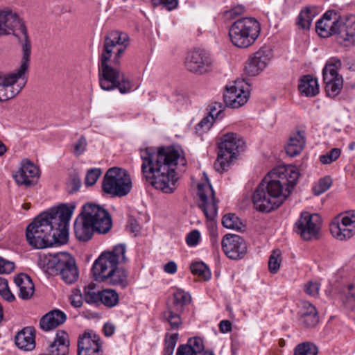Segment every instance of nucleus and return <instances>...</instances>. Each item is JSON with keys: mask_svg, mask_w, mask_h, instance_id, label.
<instances>
[{"mask_svg": "<svg viewBox=\"0 0 355 355\" xmlns=\"http://www.w3.org/2000/svg\"><path fill=\"white\" fill-rule=\"evenodd\" d=\"M0 286L2 287V289H0V295L8 302H12L15 296L9 290L7 281L0 280Z\"/></svg>", "mask_w": 355, "mask_h": 355, "instance_id": "nucleus-50", "label": "nucleus"}, {"mask_svg": "<svg viewBox=\"0 0 355 355\" xmlns=\"http://www.w3.org/2000/svg\"><path fill=\"white\" fill-rule=\"evenodd\" d=\"M112 226V220L109 212L98 205L89 203L83 206L75 220L74 233L78 240L86 242L92 239L94 232L106 234Z\"/></svg>", "mask_w": 355, "mask_h": 355, "instance_id": "nucleus-6", "label": "nucleus"}, {"mask_svg": "<svg viewBox=\"0 0 355 355\" xmlns=\"http://www.w3.org/2000/svg\"><path fill=\"white\" fill-rule=\"evenodd\" d=\"M271 58V52L268 49L261 48L249 57L245 67V73L250 76H255L268 65Z\"/></svg>", "mask_w": 355, "mask_h": 355, "instance_id": "nucleus-19", "label": "nucleus"}, {"mask_svg": "<svg viewBox=\"0 0 355 355\" xmlns=\"http://www.w3.org/2000/svg\"><path fill=\"white\" fill-rule=\"evenodd\" d=\"M245 10V8L242 6H238L229 11L231 17H235L241 15Z\"/></svg>", "mask_w": 355, "mask_h": 355, "instance_id": "nucleus-61", "label": "nucleus"}, {"mask_svg": "<svg viewBox=\"0 0 355 355\" xmlns=\"http://www.w3.org/2000/svg\"><path fill=\"white\" fill-rule=\"evenodd\" d=\"M101 338L93 331H85L78 340V355H102Z\"/></svg>", "mask_w": 355, "mask_h": 355, "instance_id": "nucleus-18", "label": "nucleus"}, {"mask_svg": "<svg viewBox=\"0 0 355 355\" xmlns=\"http://www.w3.org/2000/svg\"><path fill=\"white\" fill-rule=\"evenodd\" d=\"M220 331L223 333H227L232 330V323L227 320H222L219 324Z\"/></svg>", "mask_w": 355, "mask_h": 355, "instance_id": "nucleus-56", "label": "nucleus"}, {"mask_svg": "<svg viewBox=\"0 0 355 355\" xmlns=\"http://www.w3.org/2000/svg\"><path fill=\"white\" fill-rule=\"evenodd\" d=\"M31 52L23 20L9 8L0 10V101L14 98L24 86L16 83L29 67Z\"/></svg>", "mask_w": 355, "mask_h": 355, "instance_id": "nucleus-1", "label": "nucleus"}, {"mask_svg": "<svg viewBox=\"0 0 355 355\" xmlns=\"http://www.w3.org/2000/svg\"><path fill=\"white\" fill-rule=\"evenodd\" d=\"M181 312H176V310L167 307L164 313V317L171 326V329H178L182 325V320L180 316Z\"/></svg>", "mask_w": 355, "mask_h": 355, "instance_id": "nucleus-36", "label": "nucleus"}, {"mask_svg": "<svg viewBox=\"0 0 355 355\" xmlns=\"http://www.w3.org/2000/svg\"><path fill=\"white\" fill-rule=\"evenodd\" d=\"M298 315L300 322L307 327L315 326L319 320L315 307L309 302L303 303Z\"/></svg>", "mask_w": 355, "mask_h": 355, "instance_id": "nucleus-27", "label": "nucleus"}, {"mask_svg": "<svg viewBox=\"0 0 355 355\" xmlns=\"http://www.w3.org/2000/svg\"><path fill=\"white\" fill-rule=\"evenodd\" d=\"M313 17L312 10L306 7L300 12L297 18L296 24L302 29H309Z\"/></svg>", "mask_w": 355, "mask_h": 355, "instance_id": "nucleus-35", "label": "nucleus"}, {"mask_svg": "<svg viewBox=\"0 0 355 355\" xmlns=\"http://www.w3.org/2000/svg\"><path fill=\"white\" fill-rule=\"evenodd\" d=\"M217 107L220 108V105L218 103H215L214 105L211 106L209 113L207 116L211 117V121L214 122L215 119H218L223 114L222 110H217Z\"/></svg>", "mask_w": 355, "mask_h": 355, "instance_id": "nucleus-54", "label": "nucleus"}, {"mask_svg": "<svg viewBox=\"0 0 355 355\" xmlns=\"http://www.w3.org/2000/svg\"><path fill=\"white\" fill-rule=\"evenodd\" d=\"M67 315L59 309H54L42 317L40 321V328L45 331H51L65 322Z\"/></svg>", "mask_w": 355, "mask_h": 355, "instance_id": "nucleus-24", "label": "nucleus"}, {"mask_svg": "<svg viewBox=\"0 0 355 355\" xmlns=\"http://www.w3.org/2000/svg\"><path fill=\"white\" fill-rule=\"evenodd\" d=\"M299 90L304 96L313 97L319 93L318 80L311 75H305L300 79Z\"/></svg>", "mask_w": 355, "mask_h": 355, "instance_id": "nucleus-31", "label": "nucleus"}, {"mask_svg": "<svg viewBox=\"0 0 355 355\" xmlns=\"http://www.w3.org/2000/svg\"><path fill=\"white\" fill-rule=\"evenodd\" d=\"M140 155L141 171L148 182L165 193H173L178 180L175 171L179 165H187L182 151L173 146L147 147L141 150Z\"/></svg>", "mask_w": 355, "mask_h": 355, "instance_id": "nucleus-2", "label": "nucleus"}, {"mask_svg": "<svg viewBox=\"0 0 355 355\" xmlns=\"http://www.w3.org/2000/svg\"><path fill=\"white\" fill-rule=\"evenodd\" d=\"M128 226L130 230V231L132 233H135V235L136 236L137 233L140 231V226L137 221L134 218H130L128 220Z\"/></svg>", "mask_w": 355, "mask_h": 355, "instance_id": "nucleus-55", "label": "nucleus"}, {"mask_svg": "<svg viewBox=\"0 0 355 355\" xmlns=\"http://www.w3.org/2000/svg\"><path fill=\"white\" fill-rule=\"evenodd\" d=\"M210 241L214 248H218V232L216 230H211L210 233Z\"/></svg>", "mask_w": 355, "mask_h": 355, "instance_id": "nucleus-59", "label": "nucleus"}, {"mask_svg": "<svg viewBox=\"0 0 355 355\" xmlns=\"http://www.w3.org/2000/svg\"><path fill=\"white\" fill-rule=\"evenodd\" d=\"M74 205H60L40 214L26 228V239L32 247L43 249L67 243L69 223Z\"/></svg>", "mask_w": 355, "mask_h": 355, "instance_id": "nucleus-4", "label": "nucleus"}, {"mask_svg": "<svg viewBox=\"0 0 355 355\" xmlns=\"http://www.w3.org/2000/svg\"><path fill=\"white\" fill-rule=\"evenodd\" d=\"M51 355H69V338L64 331H58L54 341L49 346Z\"/></svg>", "mask_w": 355, "mask_h": 355, "instance_id": "nucleus-26", "label": "nucleus"}, {"mask_svg": "<svg viewBox=\"0 0 355 355\" xmlns=\"http://www.w3.org/2000/svg\"><path fill=\"white\" fill-rule=\"evenodd\" d=\"M213 123L211 117L205 116L196 125L195 128L196 133L202 135L203 133L207 132L211 128Z\"/></svg>", "mask_w": 355, "mask_h": 355, "instance_id": "nucleus-46", "label": "nucleus"}, {"mask_svg": "<svg viewBox=\"0 0 355 355\" xmlns=\"http://www.w3.org/2000/svg\"><path fill=\"white\" fill-rule=\"evenodd\" d=\"M318 347L313 343L304 342L298 344L294 349L293 355H317Z\"/></svg>", "mask_w": 355, "mask_h": 355, "instance_id": "nucleus-38", "label": "nucleus"}, {"mask_svg": "<svg viewBox=\"0 0 355 355\" xmlns=\"http://www.w3.org/2000/svg\"><path fill=\"white\" fill-rule=\"evenodd\" d=\"M327 94L330 97H335L340 94L343 86V77L334 79L332 81H324Z\"/></svg>", "mask_w": 355, "mask_h": 355, "instance_id": "nucleus-37", "label": "nucleus"}, {"mask_svg": "<svg viewBox=\"0 0 355 355\" xmlns=\"http://www.w3.org/2000/svg\"><path fill=\"white\" fill-rule=\"evenodd\" d=\"M71 304L76 308L80 307L83 304L82 297L80 296H73L70 298Z\"/></svg>", "mask_w": 355, "mask_h": 355, "instance_id": "nucleus-62", "label": "nucleus"}, {"mask_svg": "<svg viewBox=\"0 0 355 355\" xmlns=\"http://www.w3.org/2000/svg\"><path fill=\"white\" fill-rule=\"evenodd\" d=\"M15 344L21 350L33 351L35 348V330L33 327H26L15 336Z\"/></svg>", "mask_w": 355, "mask_h": 355, "instance_id": "nucleus-23", "label": "nucleus"}, {"mask_svg": "<svg viewBox=\"0 0 355 355\" xmlns=\"http://www.w3.org/2000/svg\"><path fill=\"white\" fill-rule=\"evenodd\" d=\"M15 269V263L0 257V274H10Z\"/></svg>", "mask_w": 355, "mask_h": 355, "instance_id": "nucleus-51", "label": "nucleus"}, {"mask_svg": "<svg viewBox=\"0 0 355 355\" xmlns=\"http://www.w3.org/2000/svg\"><path fill=\"white\" fill-rule=\"evenodd\" d=\"M101 291L96 293L94 288L88 287L84 290L83 298L88 304H96L100 302Z\"/></svg>", "mask_w": 355, "mask_h": 355, "instance_id": "nucleus-44", "label": "nucleus"}, {"mask_svg": "<svg viewBox=\"0 0 355 355\" xmlns=\"http://www.w3.org/2000/svg\"><path fill=\"white\" fill-rule=\"evenodd\" d=\"M261 32L259 21L253 17H244L234 21L229 29L232 43L239 48H248L257 40Z\"/></svg>", "mask_w": 355, "mask_h": 355, "instance_id": "nucleus-8", "label": "nucleus"}, {"mask_svg": "<svg viewBox=\"0 0 355 355\" xmlns=\"http://www.w3.org/2000/svg\"><path fill=\"white\" fill-rule=\"evenodd\" d=\"M319 284L316 282H309L304 286L305 292L311 296H316L319 293Z\"/></svg>", "mask_w": 355, "mask_h": 355, "instance_id": "nucleus-53", "label": "nucleus"}, {"mask_svg": "<svg viewBox=\"0 0 355 355\" xmlns=\"http://www.w3.org/2000/svg\"><path fill=\"white\" fill-rule=\"evenodd\" d=\"M347 297L351 298L355 302V283L349 284L347 287Z\"/></svg>", "mask_w": 355, "mask_h": 355, "instance_id": "nucleus-63", "label": "nucleus"}, {"mask_svg": "<svg viewBox=\"0 0 355 355\" xmlns=\"http://www.w3.org/2000/svg\"><path fill=\"white\" fill-rule=\"evenodd\" d=\"M204 351L203 340L199 337L189 338L187 343L180 345L176 355H198Z\"/></svg>", "mask_w": 355, "mask_h": 355, "instance_id": "nucleus-29", "label": "nucleus"}, {"mask_svg": "<svg viewBox=\"0 0 355 355\" xmlns=\"http://www.w3.org/2000/svg\"><path fill=\"white\" fill-rule=\"evenodd\" d=\"M87 146V139L85 137L82 136L74 143L72 153L76 156H80L86 150Z\"/></svg>", "mask_w": 355, "mask_h": 355, "instance_id": "nucleus-48", "label": "nucleus"}, {"mask_svg": "<svg viewBox=\"0 0 355 355\" xmlns=\"http://www.w3.org/2000/svg\"><path fill=\"white\" fill-rule=\"evenodd\" d=\"M153 6H162L167 10H173L178 6V0H151Z\"/></svg>", "mask_w": 355, "mask_h": 355, "instance_id": "nucleus-49", "label": "nucleus"}, {"mask_svg": "<svg viewBox=\"0 0 355 355\" xmlns=\"http://www.w3.org/2000/svg\"><path fill=\"white\" fill-rule=\"evenodd\" d=\"M223 225L227 229L241 230L243 224L239 218L234 214H228L223 216L222 220Z\"/></svg>", "mask_w": 355, "mask_h": 355, "instance_id": "nucleus-40", "label": "nucleus"}, {"mask_svg": "<svg viewBox=\"0 0 355 355\" xmlns=\"http://www.w3.org/2000/svg\"><path fill=\"white\" fill-rule=\"evenodd\" d=\"M282 263V252L279 249L272 250L268 261V269L271 273L275 274L279 270Z\"/></svg>", "mask_w": 355, "mask_h": 355, "instance_id": "nucleus-41", "label": "nucleus"}, {"mask_svg": "<svg viewBox=\"0 0 355 355\" xmlns=\"http://www.w3.org/2000/svg\"><path fill=\"white\" fill-rule=\"evenodd\" d=\"M115 331V327L113 324L106 323L103 327V331L106 336H111Z\"/></svg>", "mask_w": 355, "mask_h": 355, "instance_id": "nucleus-60", "label": "nucleus"}, {"mask_svg": "<svg viewBox=\"0 0 355 355\" xmlns=\"http://www.w3.org/2000/svg\"><path fill=\"white\" fill-rule=\"evenodd\" d=\"M39 264L46 270L59 274L67 284H72L78 279V271L75 260L69 253L60 252L40 257Z\"/></svg>", "mask_w": 355, "mask_h": 355, "instance_id": "nucleus-7", "label": "nucleus"}, {"mask_svg": "<svg viewBox=\"0 0 355 355\" xmlns=\"http://www.w3.org/2000/svg\"><path fill=\"white\" fill-rule=\"evenodd\" d=\"M332 184V180L329 176L321 178L318 183L313 187V192L316 196H319L327 191Z\"/></svg>", "mask_w": 355, "mask_h": 355, "instance_id": "nucleus-43", "label": "nucleus"}, {"mask_svg": "<svg viewBox=\"0 0 355 355\" xmlns=\"http://www.w3.org/2000/svg\"><path fill=\"white\" fill-rule=\"evenodd\" d=\"M340 21L334 11H327L316 23V31L322 37H328L332 35L337 36Z\"/></svg>", "mask_w": 355, "mask_h": 355, "instance_id": "nucleus-20", "label": "nucleus"}, {"mask_svg": "<svg viewBox=\"0 0 355 355\" xmlns=\"http://www.w3.org/2000/svg\"><path fill=\"white\" fill-rule=\"evenodd\" d=\"M38 177V168L28 160H24L14 178L19 185L30 186L35 183Z\"/></svg>", "mask_w": 355, "mask_h": 355, "instance_id": "nucleus-22", "label": "nucleus"}, {"mask_svg": "<svg viewBox=\"0 0 355 355\" xmlns=\"http://www.w3.org/2000/svg\"><path fill=\"white\" fill-rule=\"evenodd\" d=\"M164 270L168 274H174L177 271V264L174 261H169L164 266Z\"/></svg>", "mask_w": 355, "mask_h": 355, "instance_id": "nucleus-57", "label": "nucleus"}, {"mask_svg": "<svg viewBox=\"0 0 355 355\" xmlns=\"http://www.w3.org/2000/svg\"><path fill=\"white\" fill-rule=\"evenodd\" d=\"M198 196L200 198L198 205L209 220H214L217 214V202L214 191L207 177L203 182L198 184Z\"/></svg>", "mask_w": 355, "mask_h": 355, "instance_id": "nucleus-15", "label": "nucleus"}, {"mask_svg": "<svg viewBox=\"0 0 355 355\" xmlns=\"http://www.w3.org/2000/svg\"><path fill=\"white\" fill-rule=\"evenodd\" d=\"M15 283L19 288V297L22 300L30 299L34 293V284L31 277L21 273L15 278Z\"/></svg>", "mask_w": 355, "mask_h": 355, "instance_id": "nucleus-28", "label": "nucleus"}, {"mask_svg": "<svg viewBox=\"0 0 355 355\" xmlns=\"http://www.w3.org/2000/svg\"><path fill=\"white\" fill-rule=\"evenodd\" d=\"M102 189L112 197L125 196L132 189L131 178L125 170L117 167L111 168L103 177Z\"/></svg>", "mask_w": 355, "mask_h": 355, "instance_id": "nucleus-11", "label": "nucleus"}, {"mask_svg": "<svg viewBox=\"0 0 355 355\" xmlns=\"http://www.w3.org/2000/svg\"><path fill=\"white\" fill-rule=\"evenodd\" d=\"M341 65L342 62L338 58L335 57L329 58L322 70L324 81H332L334 79L342 77L338 73Z\"/></svg>", "mask_w": 355, "mask_h": 355, "instance_id": "nucleus-33", "label": "nucleus"}, {"mask_svg": "<svg viewBox=\"0 0 355 355\" xmlns=\"http://www.w3.org/2000/svg\"><path fill=\"white\" fill-rule=\"evenodd\" d=\"M191 271L193 274L198 275L205 280L211 277V272L208 267L202 261L193 263L191 266Z\"/></svg>", "mask_w": 355, "mask_h": 355, "instance_id": "nucleus-39", "label": "nucleus"}, {"mask_svg": "<svg viewBox=\"0 0 355 355\" xmlns=\"http://www.w3.org/2000/svg\"><path fill=\"white\" fill-rule=\"evenodd\" d=\"M245 142L237 134L228 132L220 138L218 157L214 168L220 173L225 171L237 154L243 150Z\"/></svg>", "mask_w": 355, "mask_h": 355, "instance_id": "nucleus-10", "label": "nucleus"}, {"mask_svg": "<svg viewBox=\"0 0 355 355\" xmlns=\"http://www.w3.org/2000/svg\"><path fill=\"white\" fill-rule=\"evenodd\" d=\"M130 38L127 33L111 31L104 37L98 58V82L104 91L118 89L121 94L130 92L132 83L121 70V60Z\"/></svg>", "mask_w": 355, "mask_h": 355, "instance_id": "nucleus-3", "label": "nucleus"}, {"mask_svg": "<svg viewBox=\"0 0 355 355\" xmlns=\"http://www.w3.org/2000/svg\"><path fill=\"white\" fill-rule=\"evenodd\" d=\"M103 283L120 286L123 288H126L129 284L128 272L123 268L116 266L114 271L105 278Z\"/></svg>", "mask_w": 355, "mask_h": 355, "instance_id": "nucleus-30", "label": "nucleus"}, {"mask_svg": "<svg viewBox=\"0 0 355 355\" xmlns=\"http://www.w3.org/2000/svg\"><path fill=\"white\" fill-rule=\"evenodd\" d=\"M222 249L225 255L231 259H242L247 253V244L244 239L237 234H227L221 241Z\"/></svg>", "mask_w": 355, "mask_h": 355, "instance_id": "nucleus-17", "label": "nucleus"}, {"mask_svg": "<svg viewBox=\"0 0 355 355\" xmlns=\"http://www.w3.org/2000/svg\"><path fill=\"white\" fill-rule=\"evenodd\" d=\"M341 154L340 148H334L325 155H322L320 157V161L324 164H329L337 160Z\"/></svg>", "mask_w": 355, "mask_h": 355, "instance_id": "nucleus-45", "label": "nucleus"}, {"mask_svg": "<svg viewBox=\"0 0 355 355\" xmlns=\"http://www.w3.org/2000/svg\"><path fill=\"white\" fill-rule=\"evenodd\" d=\"M299 173L292 166L279 167L269 172L253 193L254 208L270 212L278 208L288 197L296 185Z\"/></svg>", "mask_w": 355, "mask_h": 355, "instance_id": "nucleus-5", "label": "nucleus"}, {"mask_svg": "<svg viewBox=\"0 0 355 355\" xmlns=\"http://www.w3.org/2000/svg\"><path fill=\"white\" fill-rule=\"evenodd\" d=\"M178 333L173 334L170 336H168V334L166 335L164 355H173L178 340Z\"/></svg>", "mask_w": 355, "mask_h": 355, "instance_id": "nucleus-42", "label": "nucleus"}, {"mask_svg": "<svg viewBox=\"0 0 355 355\" xmlns=\"http://www.w3.org/2000/svg\"><path fill=\"white\" fill-rule=\"evenodd\" d=\"M336 40L340 44L345 46L355 43V15L349 16L345 22L340 21Z\"/></svg>", "mask_w": 355, "mask_h": 355, "instance_id": "nucleus-21", "label": "nucleus"}, {"mask_svg": "<svg viewBox=\"0 0 355 355\" xmlns=\"http://www.w3.org/2000/svg\"><path fill=\"white\" fill-rule=\"evenodd\" d=\"M191 301V297L188 292L181 288H177L173 294L172 302L167 307L176 310V312H182L185 306Z\"/></svg>", "mask_w": 355, "mask_h": 355, "instance_id": "nucleus-32", "label": "nucleus"}, {"mask_svg": "<svg viewBox=\"0 0 355 355\" xmlns=\"http://www.w3.org/2000/svg\"><path fill=\"white\" fill-rule=\"evenodd\" d=\"M101 174L100 168H92L87 173L85 183L87 186L94 185Z\"/></svg>", "mask_w": 355, "mask_h": 355, "instance_id": "nucleus-47", "label": "nucleus"}, {"mask_svg": "<svg viewBox=\"0 0 355 355\" xmlns=\"http://www.w3.org/2000/svg\"><path fill=\"white\" fill-rule=\"evenodd\" d=\"M186 68L191 72L203 74L211 69L212 60L204 50L197 49L188 54L185 61Z\"/></svg>", "mask_w": 355, "mask_h": 355, "instance_id": "nucleus-16", "label": "nucleus"}, {"mask_svg": "<svg viewBox=\"0 0 355 355\" xmlns=\"http://www.w3.org/2000/svg\"><path fill=\"white\" fill-rule=\"evenodd\" d=\"M306 144V134L304 130H297L292 132L285 147L287 155L295 157L303 150Z\"/></svg>", "mask_w": 355, "mask_h": 355, "instance_id": "nucleus-25", "label": "nucleus"}, {"mask_svg": "<svg viewBox=\"0 0 355 355\" xmlns=\"http://www.w3.org/2000/svg\"><path fill=\"white\" fill-rule=\"evenodd\" d=\"M200 238V232L197 230L191 231L188 234L186 238L187 244L190 247L196 246L198 244Z\"/></svg>", "mask_w": 355, "mask_h": 355, "instance_id": "nucleus-52", "label": "nucleus"}, {"mask_svg": "<svg viewBox=\"0 0 355 355\" xmlns=\"http://www.w3.org/2000/svg\"><path fill=\"white\" fill-rule=\"evenodd\" d=\"M330 232L334 237L346 241L355 235V211H349L338 216L330 224Z\"/></svg>", "mask_w": 355, "mask_h": 355, "instance_id": "nucleus-12", "label": "nucleus"}, {"mask_svg": "<svg viewBox=\"0 0 355 355\" xmlns=\"http://www.w3.org/2000/svg\"><path fill=\"white\" fill-rule=\"evenodd\" d=\"M322 227V218L318 214L304 211L295 223L296 232L304 240L316 239Z\"/></svg>", "mask_w": 355, "mask_h": 355, "instance_id": "nucleus-13", "label": "nucleus"}, {"mask_svg": "<svg viewBox=\"0 0 355 355\" xmlns=\"http://www.w3.org/2000/svg\"><path fill=\"white\" fill-rule=\"evenodd\" d=\"M250 97V85L244 80H236L232 85L226 87L223 94L227 107L239 108L245 105Z\"/></svg>", "mask_w": 355, "mask_h": 355, "instance_id": "nucleus-14", "label": "nucleus"}, {"mask_svg": "<svg viewBox=\"0 0 355 355\" xmlns=\"http://www.w3.org/2000/svg\"><path fill=\"white\" fill-rule=\"evenodd\" d=\"M69 186L71 187L70 192H75L78 191L81 186L80 180L76 177L73 178L69 184Z\"/></svg>", "mask_w": 355, "mask_h": 355, "instance_id": "nucleus-58", "label": "nucleus"}, {"mask_svg": "<svg viewBox=\"0 0 355 355\" xmlns=\"http://www.w3.org/2000/svg\"><path fill=\"white\" fill-rule=\"evenodd\" d=\"M128 261L125 256V246L123 244L116 245L112 250L103 252L94 261L92 272L96 281L103 282L120 263Z\"/></svg>", "mask_w": 355, "mask_h": 355, "instance_id": "nucleus-9", "label": "nucleus"}, {"mask_svg": "<svg viewBox=\"0 0 355 355\" xmlns=\"http://www.w3.org/2000/svg\"><path fill=\"white\" fill-rule=\"evenodd\" d=\"M6 151V147L3 144L2 141H0V156L3 155Z\"/></svg>", "mask_w": 355, "mask_h": 355, "instance_id": "nucleus-64", "label": "nucleus"}, {"mask_svg": "<svg viewBox=\"0 0 355 355\" xmlns=\"http://www.w3.org/2000/svg\"><path fill=\"white\" fill-rule=\"evenodd\" d=\"M119 295L113 289H104L101 291L100 302L107 307H114L119 303Z\"/></svg>", "mask_w": 355, "mask_h": 355, "instance_id": "nucleus-34", "label": "nucleus"}]
</instances>
